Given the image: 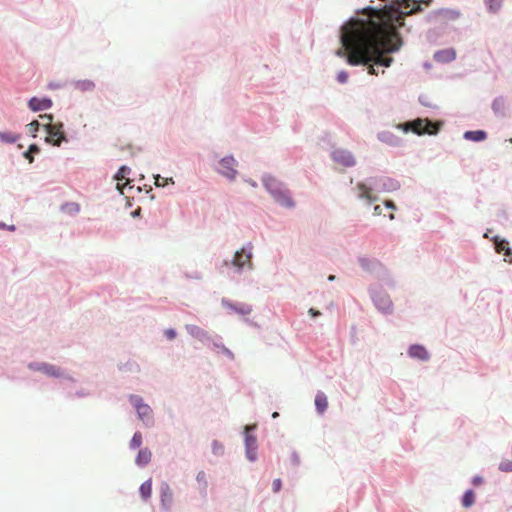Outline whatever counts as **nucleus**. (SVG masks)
<instances>
[{
	"mask_svg": "<svg viewBox=\"0 0 512 512\" xmlns=\"http://www.w3.org/2000/svg\"><path fill=\"white\" fill-rule=\"evenodd\" d=\"M397 128L403 130L404 132L412 131L417 135H435L439 131V124L434 123L429 119L418 118L410 122L399 124Z\"/></svg>",
	"mask_w": 512,
	"mask_h": 512,
	"instance_id": "1",
	"label": "nucleus"
},
{
	"mask_svg": "<svg viewBox=\"0 0 512 512\" xmlns=\"http://www.w3.org/2000/svg\"><path fill=\"white\" fill-rule=\"evenodd\" d=\"M263 182L264 186L270 192L276 202L286 207H292L294 205L289 192L284 189L282 184L275 178L271 176L265 177Z\"/></svg>",
	"mask_w": 512,
	"mask_h": 512,
	"instance_id": "2",
	"label": "nucleus"
},
{
	"mask_svg": "<svg viewBox=\"0 0 512 512\" xmlns=\"http://www.w3.org/2000/svg\"><path fill=\"white\" fill-rule=\"evenodd\" d=\"M40 119H47V122L43 123V127H45L48 134L46 141L52 142L54 145L59 146L65 139L64 133L62 131V124H53V116L51 114L40 115Z\"/></svg>",
	"mask_w": 512,
	"mask_h": 512,
	"instance_id": "3",
	"label": "nucleus"
},
{
	"mask_svg": "<svg viewBox=\"0 0 512 512\" xmlns=\"http://www.w3.org/2000/svg\"><path fill=\"white\" fill-rule=\"evenodd\" d=\"M131 402L135 406L139 418L144 421L147 425L152 423V409L149 405L142 402V398L139 396H131Z\"/></svg>",
	"mask_w": 512,
	"mask_h": 512,
	"instance_id": "4",
	"label": "nucleus"
},
{
	"mask_svg": "<svg viewBox=\"0 0 512 512\" xmlns=\"http://www.w3.org/2000/svg\"><path fill=\"white\" fill-rule=\"evenodd\" d=\"M219 165L220 167L218 171L220 174L230 180H234L236 178L237 170L235 167L237 166V161L232 156L224 157L221 159Z\"/></svg>",
	"mask_w": 512,
	"mask_h": 512,
	"instance_id": "5",
	"label": "nucleus"
},
{
	"mask_svg": "<svg viewBox=\"0 0 512 512\" xmlns=\"http://www.w3.org/2000/svg\"><path fill=\"white\" fill-rule=\"evenodd\" d=\"M251 258H252L251 247L250 246L248 248L243 247L241 250H239L235 253L234 258L232 260V265L237 267L239 270L244 267L251 268L252 267Z\"/></svg>",
	"mask_w": 512,
	"mask_h": 512,
	"instance_id": "6",
	"label": "nucleus"
},
{
	"mask_svg": "<svg viewBox=\"0 0 512 512\" xmlns=\"http://www.w3.org/2000/svg\"><path fill=\"white\" fill-rule=\"evenodd\" d=\"M332 157L337 164L343 167H351L355 164V160L351 153L345 150H335Z\"/></svg>",
	"mask_w": 512,
	"mask_h": 512,
	"instance_id": "7",
	"label": "nucleus"
},
{
	"mask_svg": "<svg viewBox=\"0 0 512 512\" xmlns=\"http://www.w3.org/2000/svg\"><path fill=\"white\" fill-rule=\"evenodd\" d=\"M28 106L32 111H43L52 106V100L49 98L32 97L28 102Z\"/></svg>",
	"mask_w": 512,
	"mask_h": 512,
	"instance_id": "8",
	"label": "nucleus"
},
{
	"mask_svg": "<svg viewBox=\"0 0 512 512\" xmlns=\"http://www.w3.org/2000/svg\"><path fill=\"white\" fill-rule=\"evenodd\" d=\"M245 445H246V455L250 461H254L256 459L257 453V440L255 436L246 434L245 436Z\"/></svg>",
	"mask_w": 512,
	"mask_h": 512,
	"instance_id": "9",
	"label": "nucleus"
},
{
	"mask_svg": "<svg viewBox=\"0 0 512 512\" xmlns=\"http://www.w3.org/2000/svg\"><path fill=\"white\" fill-rule=\"evenodd\" d=\"M493 241H494L495 250L497 251V253H504V255L506 257L512 256V251L509 247L508 241H506L505 239H500L499 237H495L493 239ZM505 261L512 263V258H510V259L505 258Z\"/></svg>",
	"mask_w": 512,
	"mask_h": 512,
	"instance_id": "10",
	"label": "nucleus"
},
{
	"mask_svg": "<svg viewBox=\"0 0 512 512\" xmlns=\"http://www.w3.org/2000/svg\"><path fill=\"white\" fill-rule=\"evenodd\" d=\"M222 303L225 307L240 315H248L252 311L251 306L245 303H231L226 300H223Z\"/></svg>",
	"mask_w": 512,
	"mask_h": 512,
	"instance_id": "11",
	"label": "nucleus"
},
{
	"mask_svg": "<svg viewBox=\"0 0 512 512\" xmlns=\"http://www.w3.org/2000/svg\"><path fill=\"white\" fill-rule=\"evenodd\" d=\"M173 501V492L167 483L161 486V504L165 509H169Z\"/></svg>",
	"mask_w": 512,
	"mask_h": 512,
	"instance_id": "12",
	"label": "nucleus"
},
{
	"mask_svg": "<svg viewBox=\"0 0 512 512\" xmlns=\"http://www.w3.org/2000/svg\"><path fill=\"white\" fill-rule=\"evenodd\" d=\"M409 355L413 358L420 360H427L429 358L427 350L421 345H413L409 348Z\"/></svg>",
	"mask_w": 512,
	"mask_h": 512,
	"instance_id": "13",
	"label": "nucleus"
},
{
	"mask_svg": "<svg viewBox=\"0 0 512 512\" xmlns=\"http://www.w3.org/2000/svg\"><path fill=\"white\" fill-rule=\"evenodd\" d=\"M359 198L366 199L369 203L376 200V197L372 195V189L367 187L364 183L357 184Z\"/></svg>",
	"mask_w": 512,
	"mask_h": 512,
	"instance_id": "14",
	"label": "nucleus"
},
{
	"mask_svg": "<svg viewBox=\"0 0 512 512\" xmlns=\"http://www.w3.org/2000/svg\"><path fill=\"white\" fill-rule=\"evenodd\" d=\"M315 406L319 413H324L328 407V400L323 392H318L315 396Z\"/></svg>",
	"mask_w": 512,
	"mask_h": 512,
	"instance_id": "15",
	"label": "nucleus"
},
{
	"mask_svg": "<svg viewBox=\"0 0 512 512\" xmlns=\"http://www.w3.org/2000/svg\"><path fill=\"white\" fill-rule=\"evenodd\" d=\"M435 59L441 62H449L455 59V52L452 49L439 51L435 54Z\"/></svg>",
	"mask_w": 512,
	"mask_h": 512,
	"instance_id": "16",
	"label": "nucleus"
},
{
	"mask_svg": "<svg viewBox=\"0 0 512 512\" xmlns=\"http://www.w3.org/2000/svg\"><path fill=\"white\" fill-rule=\"evenodd\" d=\"M486 136H487L486 132L482 131V130L467 131L464 134V138L465 139L471 140V141H475V142H479V141L485 140Z\"/></svg>",
	"mask_w": 512,
	"mask_h": 512,
	"instance_id": "17",
	"label": "nucleus"
},
{
	"mask_svg": "<svg viewBox=\"0 0 512 512\" xmlns=\"http://www.w3.org/2000/svg\"><path fill=\"white\" fill-rule=\"evenodd\" d=\"M151 452L147 448L141 449L136 457V463L140 466L147 465L151 460Z\"/></svg>",
	"mask_w": 512,
	"mask_h": 512,
	"instance_id": "18",
	"label": "nucleus"
},
{
	"mask_svg": "<svg viewBox=\"0 0 512 512\" xmlns=\"http://www.w3.org/2000/svg\"><path fill=\"white\" fill-rule=\"evenodd\" d=\"M140 494L142 496V498L144 500H147L150 496H151V493H152V482H151V479L145 481L144 483H142V485L140 486Z\"/></svg>",
	"mask_w": 512,
	"mask_h": 512,
	"instance_id": "19",
	"label": "nucleus"
},
{
	"mask_svg": "<svg viewBox=\"0 0 512 512\" xmlns=\"http://www.w3.org/2000/svg\"><path fill=\"white\" fill-rule=\"evenodd\" d=\"M39 370L44 372L47 375L59 377L61 375L60 369L56 366L49 365V364H43Z\"/></svg>",
	"mask_w": 512,
	"mask_h": 512,
	"instance_id": "20",
	"label": "nucleus"
},
{
	"mask_svg": "<svg viewBox=\"0 0 512 512\" xmlns=\"http://www.w3.org/2000/svg\"><path fill=\"white\" fill-rule=\"evenodd\" d=\"M75 86L80 91H91L94 89L95 84L91 80H80L76 82Z\"/></svg>",
	"mask_w": 512,
	"mask_h": 512,
	"instance_id": "21",
	"label": "nucleus"
},
{
	"mask_svg": "<svg viewBox=\"0 0 512 512\" xmlns=\"http://www.w3.org/2000/svg\"><path fill=\"white\" fill-rule=\"evenodd\" d=\"M374 302L383 311H388L391 308V301L386 297H375Z\"/></svg>",
	"mask_w": 512,
	"mask_h": 512,
	"instance_id": "22",
	"label": "nucleus"
},
{
	"mask_svg": "<svg viewBox=\"0 0 512 512\" xmlns=\"http://www.w3.org/2000/svg\"><path fill=\"white\" fill-rule=\"evenodd\" d=\"M475 502V494L472 490H468L464 493L462 498V505L466 508L471 507Z\"/></svg>",
	"mask_w": 512,
	"mask_h": 512,
	"instance_id": "23",
	"label": "nucleus"
},
{
	"mask_svg": "<svg viewBox=\"0 0 512 512\" xmlns=\"http://www.w3.org/2000/svg\"><path fill=\"white\" fill-rule=\"evenodd\" d=\"M20 138L19 135L11 132H0V140L6 143H14Z\"/></svg>",
	"mask_w": 512,
	"mask_h": 512,
	"instance_id": "24",
	"label": "nucleus"
},
{
	"mask_svg": "<svg viewBox=\"0 0 512 512\" xmlns=\"http://www.w3.org/2000/svg\"><path fill=\"white\" fill-rule=\"evenodd\" d=\"M142 441H143L142 434L140 432H136L130 441V447L132 449L139 448L142 444Z\"/></svg>",
	"mask_w": 512,
	"mask_h": 512,
	"instance_id": "25",
	"label": "nucleus"
},
{
	"mask_svg": "<svg viewBox=\"0 0 512 512\" xmlns=\"http://www.w3.org/2000/svg\"><path fill=\"white\" fill-rule=\"evenodd\" d=\"M129 172H130V169H129L128 167H126V166H122V167L118 170V172H117V174H116V179H117L118 181H121V180L126 179V175H127Z\"/></svg>",
	"mask_w": 512,
	"mask_h": 512,
	"instance_id": "26",
	"label": "nucleus"
},
{
	"mask_svg": "<svg viewBox=\"0 0 512 512\" xmlns=\"http://www.w3.org/2000/svg\"><path fill=\"white\" fill-rule=\"evenodd\" d=\"M40 126V122L34 120L31 123L27 125L28 132L32 134L33 136L36 135V132L38 131Z\"/></svg>",
	"mask_w": 512,
	"mask_h": 512,
	"instance_id": "27",
	"label": "nucleus"
},
{
	"mask_svg": "<svg viewBox=\"0 0 512 512\" xmlns=\"http://www.w3.org/2000/svg\"><path fill=\"white\" fill-rule=\"evenodd\" d=\"M499 469L503 472H512V461L506 460L500 463Z\"/></svg>",
	"mask_w": 512,
	"mask_h": 512,
	"instance_id": "28",
	"label": "nucleus"
},
{
	"mask_svg": "<svg viewBox=\"0 0 512 512\" xmlns=\"http://www.w3.org/2000/svg\"><path fill=\"white\" fill-rule=\"evenodd\" d=\"M155 184L157 186H165L168 184V182L170 181L171 183H173V180L172 178L168 179V178H162L160 175H157L156 178H155Z\"/></svg>",
	"mask_w": 512,
	"mask_h": 512,
	"instance_id": "29",
	"label": "nucleus"
},
{
	"mask_svg": "<svg viewBox=\"0 0 512 512\" xmlns=\"http://www.w3.org/2000/svg\"><path fill=\"white\" fill-rule=\"evenodd\" d=\"M348 79V73L345 72V71H341L338 73L337 75V80L340 82V83H345Z\"/></svg>",
	"mask_w": 512,
	"mask_h": 512,
	"instance_id": "30",
	"label": "nucleus"
},
{
	"mask_svg": "<svg viewBox=\"0 0 512 512\" xmlns=\"http://www.w3.org/2000/svg\"><path fill=\"white\" fill-rule=\"evenodd\" d=\"M282 486V482L280 479H275L272 484V489L275 493L279 492Z\"/></svg>",
	"mask_w": 512,
	"mask_h": 512,
	"instance_id": "31",
	"label": "nucleus"
},
{
	"mask_svg": "<svg viewBox=\"0 0 512 512\" xmlns=\"http://www.w3.org/2000/svg\"><path fill=\"white\" fill-rule=\"evenodd\" d=\"M39 152V148L37 145L35 144H32L30 145L29 149L27 152H25L24 156L25 157H28L29 154H32V153H38Z\"/></svg>",
	"mask_w": 512,
	"mask_h": 512,
	"instance_id": "32",
	"label": "nucleus"
},
{
	"mask_svg": "<svg viewBox=\"0 0 512 512\" xmlns=\"http://www.w3.org/2000/svg\"><path fill=\"white\" fill-rule=\"evenodd\" d=\"M380 138L382 141L387 142L388 144H391V145H394L397 143V139L394 141L393 139L388 138L386 133H383Z\"/></svg>",
	"mask_w": 512,
	"mask_h": 512,
	"instance_id": "33",
	"label": "nucleus"
},
{
	"mask_svg": "<svg viewBox=\"0 0 512 512\" xmlns=\"http://www.w3.org/2000/svg\"><path fill=\"white\" fill-rule=\"evenodd\" d=\"M165 335L169 340H173L176 337V331L174 329H167Z\"/></svg>",
	"mask_w": 512,
	"mask_h": 512,
	"instance_id": "34",
	"label": "nucleus"
},
{
	"mask_svg": "<svg viewBox=\"0 0 512 512\" xmlns=\"http://www.w3.org/2000/svg\"><path fill=\"white\" fill-rule=\"evenodd\" d=\"M482 483H483V478H482L481 476H475V477H473V479H472V484H473L474 486H479V485H481Z\"/></svg>",
	"mask_w": 512,
	"mask_h": 512,
	"instance_id": "35",
	"label": "nucleus"
},
{
	"mask_svg": "<svg viewBox=\"0 0 512 512\" xmlns=\"http://www.w3.org/2000/svg\"><path fill=\"white\" fill-rule=\"evenodd\" d=\"M368 73L371 74V75H378V71L374 68L373 65H369Z\"/></svg>",
	"mask_w": 512,
	"mask_h": 512,
	"instance_id": "36",
	"label": "nucleus"
},
{
	"mask_svg": "<svg viewBox=\"0 0 512 512\" xmlns=\"http://www.w3.org/2000/svg\"><path fill=\"white\" fill-rule=\"evenodd\" d=\"M486 3H488L490 5V8H493V5L495 4V6H499V0H485Z\"/></svg>",
	"mask_w": 512,
	"mask_h": 512,
	"instance_id": "37",
	"label": "nucleus"
},
{
	"mask_svg": "<svg viewBox=\"0 0 512 512\" xmlns=\"http://www.w3.org/2000/svg\"><path fill=\"white\" fill-rule=\"evenodd\" d=\"M309 314L312 316V317H316V316H319L320 315V312L318 310H315L314 308H310L309 309Z\"/></svg>",
	"mask_w": 512,
	"mask_h": 512,
	"instance_id": "38",
	"label": "nucleus"
},
{
	"mask_svg": "<svg viewBox=\"0 0 512 512\" xmlns=\"http://www.w3.org/2000/svg\"><path fill=\"white\" fill-rule=\"evenodd\" d=\"M381 213H382V208H381V206L376 205V206L374 207V214H375V215H380Z\"/></svg>",
	"mask_w": 512,
	"mask_h": 512,
	"instance_id": "39",
	"label": "nucleus"
},
{
	"mask_svg": "<svg viewBox=\"0 0 512 512\" xmlns=\"http://www.w3.org/2000/svg\"><path fill=\"white\" fill-rule=\"evenodd\" d=\"M385 205H386V207L391 208V209H395L396 208L395 204L392 201H386Z\"/></svg>",
	"mask_w": 512,
	"mask_h": 512,
	"instance_id": "40",
	"label": "nucleus"
},
{
	"mask_svg": "<svg viewBox=\"0 0 512 512\" xmlns=\"http://www.w3.org/2000/svg\"><path fill=\"white\" fill-rule=\"evenodd\" d=\"M26 158L29 160V162H33V157L31 154H29L28 157H26Z\"/></svg>",
	"mask_w": 512,
	"mask_h": 512,
	"instance_id": "41",
	"label": "nucleus"
},
{
	"mask_svg": "<svg viewBox=\"0 0 512 512\" xmlns=\"http://www.w3.org/2000/svg\"><path fill=\"white\" fill-rule=\"evenodd\" d=\"M330 281L334 280L335 279V276L334 275H330L329 278H328Z\"/></svg>",
	"mask_w": 512,
	"mask_h": 512,
	"instance_id": "42",
	"label": "nucleus"
},
{
	"mask_svg": "<svg viewBox=\"0 0 512 512\" xmlns=\"http://www.w3.org/2000/svg\"><path fill=\"white\" fill-rule=\"evenodd\" d=\"M45 122H47V119H41V123H40V125H42V126H43V123H45Z\"/></svg>",
	"mask_w": 512,
	"mask_h": 512,
	"instance_id": "43",
	"label": "nucleus"
},
{
	"mask_svg": "<svg viewBox=\"0 0 512 512\" xmlns=\"http://www.w3.org/2000/svg\"><path fill=\"white\" fill-rule=\"evenodd\" d=\"M272 417H273V418L278 417V413H277V412H274V413L272 414Z\"/></svg>",
	"mask_w": 512,
	"mask_h": 512,
	"instance_id": "44",
	"label": "nucleus"
},
{
	"mask_svg": "<svg viewBox=\"0 0 512 512\" xmlns=\"http://www.w3.org/2000/svg\"><path fill=\"white\" fill-rule=\"evenodd\" d=\"M195 329H198V328L196 326H193L190 328L191 332H193V330H195Z\"/></svg>",
	"mask_w": 512,
	"mask_h": 512,
	"instance_id": "45",
	"label": "nucleus"
},
{
	"mask_svg": "<svg viewBox=\"0 0 512 512\" xmlns=\"http://www.w3.org/2000/svg\"><path fill=\"white\" fill-rule=\"evenodd\" d=\"M117 186H118V189L122 190V189L120 188V183H119V182L117 183ZM121 193H123V191H121Z\"/></svg>",
	"mask_w": 512,
	"mask_h": 512,
	"instance_id": "46",
	"label": "nucleus"
},
{
	"mask_svg": "<svg viewBox=\"0 0 512 512\" xmlns=\"http://www.w3.org/2000/svg\"><path fill=\"white\" fill-rule=\"evenodd\" d=\"M389 218L392 220L394 219V215L393 214H390Z\"/></svg>",
	"mask_w": 512,
	"mask_h": 512,
	"instance_id": "47",
	"label": "nucleus"
},
{
	"mask_svg": "<svg viewBox=\"0 0 512 512\" xmlns=\"http://www.w3.org/2000/svg\"><path fill=\"white\" fill-rule=\"evenodd\" d=\"M250 184H251L252 186H255V185H256L253 181H250Z\"/></svg>",
	"mask_w": 512,
	"mask_h": 512,
	"instance_id": "48",
	"label": "nucleus"
},
{
	"mask_svg": "<svg viewBox=\"0 0 512 512\" xmlns=\"http://www.w3.org/2000/svg\"><path fill=\"white\" fill-rule=\"evenodd\" d=\"M2 227H4V225H3V224H0V228H2Z\"/></svg>",
	"mask_w": 512,
	"mask_h": 512,
	"instance_id": "49",
	"label": "nucleus"
}]
</instances>
